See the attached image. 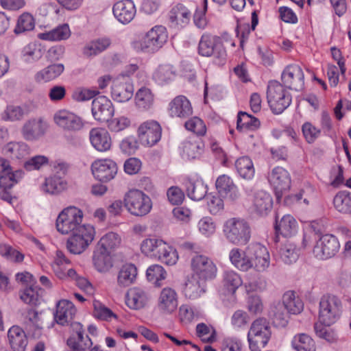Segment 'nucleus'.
Returning <instances> with one entry per match:
<instances>
[{
    "label": "nucleus",
    "mask_w": 351,
    "mask_h": 351,
    "mask_svg": "<svg viewBox=\"0 0 351 351\" xmlns=\"http://www.w3.org/2000/svg\"><path fill=\"white\" fill-rule=\"evenodd\" d=\"M112 12L120 23L127 24L134 19L136 8L132 0H121L114 3Z\"/></svg>",
    "instance_id": "a878e982"
},
{
    "label": "nucleus",
    "mask_w": 351,
    "mask_h": 351,
    "mask_svg": "<svg viewBox=\"0 0 351 351\" xmlns=\"http://www.w3.org/2000/svg\"><path fill=\"white\" fill-rule=\"evenodd\" d=\"M198 53L204 57H213L217 65L225 64L227 58L226 49L221 38L209 34H204L199 42Z\"/></svg>",
    "instance_id": "7ed1b4c3"
},
{
    "label": "nucleus",
    "mask_w": 351,
    "mask_h": 351,
    "mask_svg": "<svg viewBox=\"0 0 351 351\" xmlns=\"http://www.w3.org/2000/svg\"><path fill=\"white\" fill-rule=\"evenodd\" d=\"M134 86L130 80L124 76L117 78L112 86L111 95L117 102H125L133 96Z\"/></svg>",
    "instance_id": "4be33fe9"
},
{
    "label": "nucleus",
    "mask_w": 351,
    "mask_h": 351,
    "mask_svg": "<svg viewBox=\"0 0 351 351\" xmlns=\"http://www.w3.org/2000/svg\"><path fill=\"white\" fill-rule=\"evenodd\" d=\"M253 206L258 214L267 215L273 206L272 197L268 193L258 191L254 194Z\"/></svg>",
    "instance_id": "f704fd0d"
},
{
    "label": "nucleus",
    "mask_w": 351,
    "mask_h": 351,
    "mask_svg": "<svg viewBox=\"0 0 351 351\" xmlns=\"http://www.w3.org/2000/svg\"><path fill=\"white\" fill-rule=\"evenodd\" d=\"M71 36V31L67 24L59 25L52 30L40 33L38 37L43 40L60 41L66 40Z\"/></svg>",
    "instance_id": "ea45409f"
},
{
    "label": "nucleus",
    "mask_w": 351,
    "mask_h": 351,
    "mask_svg": "<svg viewBox=\"0 0 351 351\" xmlns=\"http://www.w3.org/2000/svg\"><path fill=\"white\" fill-rule=\"evenodd\" d=\"M207 192V185L202 180H189L186 183V195L193 201L202 200L205 197Z\"/></svg>",
    "instance_id": "58836bf2"
},
{
    "label": "nucleus",
    "mask_w": 351,
    "mask_h": 351,
    "mask_svg": "<svg viewBox=\"0 0 351 351\" xmlns=\"http://www.w3.org/2000/svg\"><path fill=\"white\" fill-rule=\"evenodd\" d=\"M176 76V70L170 64L160 65L153 73V79L160 85L172 81Z\"/></svg>",
    "instance_id": "de8ad7c7"
},
{
    "label": "nucleus",
    "mask_w": 351,
    "mask_h": 351,
    "mask_svg": "<svg viewBox=\"0 0 351 351\" xmlns=\"http://www.w3.org/2000/svg\"><path fill=\"white\" fill-rule=\"evenodd\" d=\"M149 295L147 291L141 287L130 289L126 293V304L134 310H140L147 304Z\"/></svg>",
    "instance_id": "c85d7f7f"
},
{
    "label": "nucleus",
    "mask_w": 351,
    "mask_h": 351,
    "mask_svg": "<svg viewBox=\"0 0 351 351\" xmlns=\"http://www.w3.org/2000/svg\"><path fill=\"white\" fill-rule=\"evenodd\" d=\"M204 144L200 139L187 141L183 143L182 156L186 159H195L202 153Z\"/></svg>",
    "instance_id": "49530a36"
},
{
    "label": "nucleus",
    "mask_w": 351,
    "mask_h": 351,
    "mask_svg": "<svg viewBox=\"0 0 351 351\" xmlns=\"http://www.w3.org/2000/svg\"><path fill=\"white\" fill-rule=\"evenodd\" d=\"M121 242V239L117 233L109 232L100 239L97 247L101 248L103 252L110 253L120 246Z\"/></svg>",
    "instance_id": "09e8293b"
},
{
    "label": "nucleus",
    "mask_w": 351,
    "mask_h": 351,
    "mask_svg": "<svg viewBox=\"0 0 351 351\" xmlns=\"http://www.w3.org/2000/svg\"><path fill=\"white\" fill-rule=\"evenodd\" d=\"M76 312V308L71 301L62 300L56 305L54 318L57 324L60 325H69L72 323Z\"/></svg>",
    "instance_id": "393cba45"
},
{
    "label": "nucleus",
    "mask_w": 351,
    "mask_h": 351,
    "mask_svg": "<svg viewBox=\"0 0 351 351\" xmlns=\"http://www.w3.org/2000/svg\"><path fill=\"white\" fill-rule=\"evenodd\" d=\"M4 151L12 158L20 159L29 154V147L23 142H10L6 145Z\"/></svg>",
    "instance_id": "5fc2aeb1"
},
{
    "label": "nucleus",
    "mask_w": 351,
    "mask_h": 351,
    "mask_svg": "<svg viewBox=\"0 0 351 351\" xmlns=\"http://www.w3.org/2000/svg\"><path fill=\"white\" fill-rule=\"evenodd\" d=\"M226 239L234 245H245L250 239L251 229L247 222L238 218L227 220L223 227Z\"/></svg>",
    "instance_id": "423d86ee"
},
{
    "label": "nucleus",
    "mask_w": 351,
    "mask_h": 351,
    "mask_svg": "<svg viewBox=\"0 0 351 351\" xmlns=\"http://www.w3.org/2000/svg\"><path fill=\"white\" fill-rule=\"evenodd\" d=\"M64 71L63 64H52L38 71L34 75V80L38 83L49 82L58 78Z\"/></svg>",
    "instance_id": "2f4dec72"
},
{
    "label": "nucleus",
    "mask_w": 351,
    "mask_h": 351,
    "mask_svg": "<svg viewBox=\"0 0 351 351\" xmlns=\"http://www.w3.org/2000/svg\"><path fill=\"white\" fill-rule=\"evenodd\" d=\"M92 146L98 152H106L111 149L112 141L109 132L104 128H93L89 132Z\"/></svg>",
    "instance_id": "b1692460"
},
{
    "label": "nucleus",
    "mask_w": 351,
    "mask_h": 351,
    "mask_svg": "<svg viewBox=\"0 0 351 351\" xmlns=\"http://www.w3.org/2000/svg\"><path fill=\"white\" fill-rule=\"evenodd\" d=\"M41 289L38 287H28L23 289L21 292L20 298L25 303L36 305L40 298Z\"/></svg>",
    "instance_id": "338daca9"
},
{
    "label": "nucleus",
    "mask_w": 351,
    "mask_h": 351,
    "mask_svg": "<svg viewBox=\"0 0 351 351\" xmlns=\"http://www.w3.org/2000/svg\"><path fill=\"white\" fill-rule=\"evenodd\" d=\"M154 95L152 90L147 87H141L135 95L136 106L142 110L149 109L154 104Z\"/></svg>",
    "instance_id": "a18cd8bd"
},
{
    "label": "nucleus",
    "mask_w": 351,
    "mask_h": 351,
    "mask_svg": "<svg viewBox=\"0 0 351 351\" xmlns=\"http://www.w3.org/2000/svg\"><path fill=\"white\" fill-rule=\"evenodd\" d=\"M178 306V294L171 287H165L161 289L157 297L156 308L163 315L173 313Z\"/></svg>",
    "instance_id": "4468645a"
},
{
    "label": "nucleus",
    "mask_w": 351,
    "mask_h": 351,
    "mask_svg": "<svg viewBox=\"0 0 351 351\" xmlns=\"http://www.w3.org/2000/svg\"><path fill=\"white\" fill-rule=\"evenodd\" d=\"M278 254L283 263L291 265L298 260L300 254V247L293 241L288 240L282 245Z\"/></svg>",
    "instance_id": "e433bc0d"
},
{
    "label": "nucleus",
    "mask_w": 351,
    "mask_h": 351,
    "mask_svg": "<svg viewBox=\"0 0 351 351\" xmlns=\"http://www.w3.org/2000/svg\"><path fill=\"white\" fill-rule=\"evenodd\" d=\"M21 177V171H16L13 172L10 168V171L0 176V187L4 189H10L19 182Z\"/></svg>",
    "instance_id": "e2e57ef3"
},
{
    "label": "nucleus",
    "mask_w": 351,
    "mask_h": 351,
    "mask_svg": "<svg viewBox=\"0 0 351 351\" xmlns=\"http://www.w3.org/2000/svg\"><path fill=\"white\" fill-rule=\"evenodd\" d=\"M147 280L154 283L156 286H161V281L167 277V272L160 265H152L149 266L146 271Z\"/></svg>",
    "instance_id": "bf43d9fd"
},
{
    "label": "nucleus",
    "mask_w": 351,
    "mask_h": 351,
    "mask_svg": "<svg viewBox=\"0 0 351 351\" xmlns=\"http://www.w3.org/2000/svg\"><path fill=\"white\" fill-rule=\"evenodd\" d=\"M53 121L60 129L67 132H77L84 127L80 117L66 110L57 111L53 115Z\"/></svg>",
    "instance_id": "ddd939ff"
},
{
    "label": "nucleus",
    "mask_w": 351,
    "mask_h": 351,
    "mask_svg": "<svg viewBox=\"0 0 351 351\" xmlns=\"http://www.w3.org/2000/svg\"><path fill=\"white\" fill-rule=\"evenodd\" d=\"M197 228L200 234L209 237L216 231V223L210 217H202L197 223Z\"/></svg>",
    "instance_id": "774afa93"
},
{
    "label": "nucleus",
    "mask_w": 351,
    "mask_h": 351,
    "mask_svg": "<svg viewBox=\"0 0 351 351\" xmlns=\"http://www.w3.org/2000/svg\"><path fill=\"white\" fill-rule=\"evenodd\" d=\"M54 173L45 180L43 190L49 194H58L64 191L67 187V182L64 176L67 167L64 163H59L54 166Z\"/></svg>",
    "instance_id": "dca6fc26"
},
{
    "label": "nucleus",
    "mask_w": 351,
    "mask_h": 351,
    "mask_svg": "<svg viewBox=\"0 0 351 351\" xmlns=\"http://www.w3.org/2000/svg\"><path fill=\"white\" fill-rule=\"evenodd\" d=\"M196 335L204 342L212 343L216 339V330L210 325L204 323L196 326Z\"/></svg>",
    "instance_id": "680f3d73"
},
{
    "label": "nucleus",
    "mask_w": 351,
    "mask_h": 351,
    "mask_svg": "<svg viewBox=\"0 0 351 351\" xmlns=\"http://www.w3.org/2000/svg\"><path fill=\"white\" fill-rule=\"evenodd\" d=\"M81 324L77 323L76 328L78 330L77 331V338H69L67 340V344L73 351H90L93 342L90 337L84 331L81 330Z\"/></svg>",
    "instance_id": "72a5a7b5"
},
{
    "label": "nucleus",
    "mask_w": 351,
    "mask_h": 351,
    "mask_svg": "<svg viewBox=\"0 0 351 351\" xmlns=\"http://www.w3.org/2000/svg\"><path fill=\"white\" fill-rule=\"evenodd\" d=\"M0 254L15 263H21L24 259L23 254L6 243H0Z\"/></svg>",
    "instance_id": "69168bd1"
},
{
    "label": "nucleus",
    "mask_w": 351,
    "mask_h": 351,
    "mask_svg": "<svg viewBox=\"0 0 351 351\" xmlns=\"http://www.w3.org/2000/svg\"><path fill=\"white\" fill-rule=\"evenodd\" d=\"M23 325L28 334L34 338L42 335L43 321L39 313L32 308L28 309L23 315Z\"/></svg>",
    "instance_id": "bb28decb"
},
{
    "label": "nucleus",
    "mask_w": 351,
    "mask_h": 351,
    "mask_svg": "<svg viewBox=\"0 0 351 351\" xmlns=\"http://www.w3.org/2000/svg\"><path fill=\"white\" fill-rule=\"evenodd\" d=\"M123 205L132 215L143 217L152 210V202L142 191L131 189L124 195Z\"/></svg>",
    "instance_id": "39448f33"
},
{
    "label": "nucleus",
    "mask_w": 351,
    "mask_h": 351,
    "mask_svg": "<svg viewBox=\"0 0 351 351\" xmlns=\"http://www.w3.org/2000/svg\"><path fill=\"white\" fill-rule=\"evenodd\" d=\"M82 211L75 206H69L63 209L58 215L56 226L57 230L62 234L74 232L78 228L83 226Z\"/></svg>",
    "instance_id": "6e6552de"
},
{
    "label": "nucleus",
    "mask_w": 351,
    "mask_h": 351,
    "mask_svg": "<svg viewBox=\"0 0 351 351\" xmlns=\"http://www.w3.org/2000/svg\"><path fill=\"white\" fill-rule=\"evenodd\" d=\"M243 280L240 275L233 270H226L223 274V286L231 293H234L236 290L242 285Z\"/></svg>",
    "instance_id": "6e6d98bb"
},
{
    "label": "nucleus",
    "mask_w": 351,
    "mask_h": 351,
    "mask_svg": "<svg viewBox=\"0 0 351 351\" xmlns=\"http://www.w3.org/2000/svg\"><path fill=\"white\" fill-rule=\"evenodd\" d=\"M70 261L65 257L64 253L58 250L51 264V267L55 274L60 278L64 279L66 277V266L70 264Z\"/></svg>",
    "instance_id": "4d7b16f0"
},
{
    "label": "nucleus",
    "mask_w": 351,
    "mask_h": 351,
    "mask_svg": "<svg viewBox=\"0 0 351 351\" xmlns=\"http://www.w3.org/2000/svg\"><path fill=\"white\" fill-rule=\"evenodd\" d=\"M206 292V282L191 276L185 284L184 295L190 300H195Z\"/></svg>",
    "instance_id": "c9c22d12"
},
{
    "label": "nucleus",
    "mask_w": 351,
    "mask_h": 351,
    "mask_svg": "<svg viewBox=\"0 0 351 351\" xmlns=\"http://www.w3.org/2000/svg\"><path fill=\"white\" fill-rule=\"evenodd\" d=\"M110 43V40L108 38L93 40L86 44L82 49V53L86 57L95 56L107 49Z\"/></svg>",
    "instance_id": "a19ab883"
},
{
    "label": "nucleus",
    "mask_w": 351,
    "mask_h": 351,
    "mask_svg": "<svg viewBox=\"0 0 351 351\" xmlns=\"http://www.w3.org/2000/svg\"><path fill=\"white\" fill-rule=\"evenodd\" d=\"M168 33L165 27L156 25L149 30L141 39L132 42V47L137 52L153 53L165 44Z\"/></svg>",
    "instance_id": "f03ea898"
},
{
    "label": "nucleus",
    "mask_w": 351,
    "mask_h": 351,
    "mask_svg": "<svg viewBox=\"0 0 351 351\" xmlns=\"http://www.w3.org/2000/svg\"><path fill=\"white\" fill-rule=\"evenodd\" d=\"M271 337V330L267 319L259 317L252 322L247 338L251 351H261L268 343Z\"/></svg>",
    "instance_id": "20e7f679"
},
{
    "label": "nucleus",
    "mask_w": 351,
    "mask_h": 351,
    "mask_svg": "<svg viewBox=\"0 0 351 351\" xmlns=\"http://www.w3.org/2000/svg\"><path fill=\"white\" fill-rule=\"evenodd\" d=\"M169 114L171 117L186 118L193 113L189 100L183 95L176 97L168 107Z\"/></svg>",
    "instance_id": "cd10ccee"
},
{
    "label": "nucleus",
    "mask_w": 351,
    "mask_h": 351,
    "mask_svg": "<svg viewBox=\"0 0 351 351\" xmlns=\"http://www.w3.org/2000/svg\"><path fill=\"white\" fill-rule=\"evenodd\" d=\"M275 229L285 237H291L298 231V223L293 216L284 215L279 221H276Z\"/></svg>",
    "instance_id": "4c0bfd02"
},
{
    "label": "nucleus",
    "mask_w": 351,
    "mask_h": 351,
    "mask_svg": "<svg viewBox=\"0 0 351 351\" xmlns=\"http://www.w3.org/2000/svg\"><path fill=\"white\" fill-rule=\"evenodd\" d=\"M333 205L341 213H351V193L346 191L338 192L333 198Z\"/></svg>",
    "instance_id": "8fccbe9b"
},
{
    "label": "nucleus",
    "mask_w": 351,
    "mask_h": 351,
    "mask_svg": "<svg viewBox=\"0 0 351 351\" xmlns=\"http://www.w3.org/2000/svg\"><path fill=\"white\" fill-rule=\"evenodd\" d=\"M316 191L311 185H306L298 193L295 194L294 198L300 204H304L307 206L311 203L315 198Z\"/></svg>",
    "instance_id": "0e129e2a"
},
{
    "label": "nucleus",
    "mask_w": 351,
    "mask_h": 351,
    "mask_svg": "<svg viewBox=\"0 0 351 351\" xmlns=\"http://www.w3.org/2000/svg\"><path fill=\"white\" fill-rule=\"evenodd\" d=\"M341 302L335 295H324L319 302V321L330 326L335 323L341 315Z\"/></svg>",
    "instance_id": "9d476101"
},
{
    "label": "nucleus",
    "mask_w": 351,
    "mask_h": 351,
    "mask_svg": "<svg viewBox=\"0 0 351 351\" xmlns=\"http://www.w3.org/2000/svg\"><path fill=\"white\" fill-rule=\"evenodd\" d=\"M92 173L94 177L103 182H106L114 178L117 173V165L110 159H99L92 164Z\"/></svg>",
    "instance_id": "6ab92c4d"
},
{
    "label": "nucleus",
    "mask_w": 351,
    "mask_h": 351,
    "mask_svg": "<svg viewBox=\"0 0 351 351\" xmlns=\"http://www.w3.org/2000/svg\"><path fill=\"white\" fill-rule=\"evenodd\" d=\"M138 275L137 267L132 263L121 266L117 274V285L121 287H127L135 282Z\"/></svg>",
    "instance_id": "473e14b6"
},
{
    "label": "nucleus",
    "mask_w": 351,
    "mask_h": 351,
    "mask_svg": "<svg viewBox=\"0 0 351 351\" xmlns=\"http://www.w3.org/2000/svg\"><path fill=\"white\" fill-rule=\"evenodd\" d=\"M192 276L206 282L214 279L217 273V267L214 262L204 255H196L191 261Z\"/></svg>",
    "instance_id": "9b49d317"
},
{
    "label": "nucleus",
    "mask_w": 351,
    "mask_h": 351,
    "mask_svg": "<svg viewBox=\"0 0 351 351\" xmlns=\"http://www.w3.org/2000/svg\"><path fill=\"white\" fill-rule=\"evenodd\" d=\"M340 243L338 239L332 234H325L319 237L314 245L313 253L320 260L333 257L339 250Z\"/></svg>",
    "instance_id": "f8f14e48"
},
{
    "label": "nucleus",
    "mask_w": 351,
    "mask_h": 351,
    "mask_svg": "<svg viewBox=\"0 0 351 351\" xmlns=\"http://www.w3.org/2000/svg\"><path fill=\"white\" fill-rule=\"evenodd\" d=\"M91 111L95 119L101 123L109 121L114 113L112 101L106 96H99L93 100Z\"/></svg>",
    "instance_id": "aec40b11"
},
{
    "label": "nucleus",
    "mask_w": 351,
    "mask_h": 351,
    "mask_svg": "<svg viewBox=\"0 0 351 351\" xmlns=\"http://www.w3.org/2000/svg\"><path fill=\"white\" fill-rule=\"evenodd\" d=\"M110 254L108 252H103L101 248L97 246L93 253V261L98 271L105 272L112 267Z\"/></svg>",
    "instance_id": "603ef678"
},
{
    "label": "nucleus",
    "mask_w": 351,
    "mask_h": 351,
    "mask_svg": "<svg viewBox=\"0 0 351 351\" xmlns=\"http://www.w3.org/2000/svg\"><path fill=\"white\" fill-rule=\"evenodd\" d=\"M285 308L291 314H298L303 309L302 300L295 295L293 291H287L282 296V302Z\"/></svg>",
    "instance_id": "3c124183"
},
{
    "label": "nucleus",
    "mask_w": 351,
    "mask_h": 351,
    "mask_svg": "<svg viewBox=\"0 0 351 351\" xmlns=\"http://www.w3.org/2000/svg\"><path fill=\"white\" fill-rule=\"evenodd\" d=\"M23 60L27 63L38 61L43 55L41 45L33 42L25 46L21 52Z\"/></svg>",
    "instance_id": "864d4df0"
},
{
    "label": "nucleus",
    "mask_w": 351,
    "mask_h": 351,
    "mask_svg": "<svg viewBox=\"0 0 351 351\" xmlns=\"http://www.w3.org/2000/svg\"><path fill=\"white\" fill-rule=\"evenodd\" d=\"M235 168L240 177L245 180H252L255 169L252 159L248 156H241L235 161Z\"/></svg>",
    "instance_id": "c03bdc74"
},
{
    "label": "nucleus",
    "mask_w": 351,
    "mask_h": 351,
    "mask_svg": "<svg viewBox=\"0 0 351 351\" xmlns=\"http://www.w3.org/2000/svg\"><path fill=\"white\" fill-rule=\"evenodd\" d=\"M34 27L35 22L32 15L24 12L19 17L14 32L16 34H20L32 30Z\"/></svg>",
    "instance_id": "052dcab7"
},
{
    "label": "nucleus",
    "mask_w": 351,
    "mask_h": 351,
    "mask_svg": "<svg viewBox=\"0 0 351 351\" xmlns=\"http://www.w3.org/2000/svg\"><path fill=\"white\" fill-rule=\"evenodd\" d=\"M267 99L268 104L275 114H280L291 104L290 93L283 85L277 81H270L267 86Z\"/></svg>",
    "instance_id": "0eeeda50"
},
{
    "label": "nucleus",
    "mask_w": 351,
    "mask_h": 351,
    "mask_svg": "<svg viewBox=\"0 0 351 351\" xmlns=\"http://www.w3.org/2000/svg\"><path fill=\"white\" fill-rule=\"evenodd\" d=\"M47 128V123L43 118H32L23 123L21 133L25 140L35 141L44 136Z\"/></svg>",
    "instance_id": "f3484780"
},
{
    "label": "nucleus",
    "mask_w": 351,
    "mask_h": 351,
    "mask_svg": "<svg viewBox=\"0 0 351 351\" xmlns=\"http://www.w3.org/2000/svg\"><path fill=\"white\" fill-rule=\"evenodd\" d=\"M95 235V228L90 224H84L72 232L67 239L66 248L73 254L83 252L92 243Z\"/></svg>",
    "instance_id": "1a4fd4ad"
},
{
    "label": "nucleus",
    "mask_w": 351,
    "mask_h": 351,
    "mask_svg": "<svg viewBox=\"0 0 351 351\" xmlns=\"http://www.w3.org/2000/svg\"><path fill=\"white\" fill-rule=\"evenodd\" d=\"M8 339L13 351H25L28 340L25 332L19 326H12L8 331Z\"/></svg>",
    "instance_id": "7c9ffc66"
},
{
    "label": "nucleus",
    "mask_w": 351,
    "mask_h": 351,
    "mask_svg": "<svg viewBox=\"0 0 351 351\" xmlns=\"http://www.w3.org/2000/svg\"><path fill=\"white\" fill-rule=\"evenodd\" d=\"M260 126V121L256 117L245 112H239L237 116V129L254 130Z\"/></svg>",
    "instance_id": "13d9d810"
},
{
    "label": "nucleus",
    "mask_w": 351,
    "mask_h": 351,
    "mask_svg": "<svg viewBox=\"0 0 351 351\" xmlns=\"http://www.w3.org/2000/svg\"><path fill=\"white\" fill-rule=\"evenodd\" d=\"M291 346L296 351H315V342L306 333H298L291 340Z\"/></svg>",
    "instance_id": "79ce46f5"
},
{
    "label": "nucleus",
    "mask_w": 351,
    "mask_h": 351,
    "mask_svg": "<svg viewBox=\"0 0 351 351\" xmlns=\"http://www.w3.org/2000/svg\"><path fill=\"white\" fill-rule=\"evenodd\" d=\"M283 84L289 89L302 90L304 86V75L302 69L297 64L287 66L282 73Z\"/></svg>",
    "instance_id": "a211bd4d"
},
{
    "label": "nucleus",
    "mask_w": 351,
    "mask_h": 351,
    "mask_svg": "<svg viewBox=\"0 0 351 351\" xmlns=\"http://www.w3.org/2000/svg\"><path fill=\"white\" fill-rule=\"evenodd\" d=\"M162 128L154 120H148L142 123L138 128V136L142 145L152 147L161 138Z\"/></svg>",
    "instance_id": "2eb2a0df"
},
{
    "label": "nucleus",
    "mask_w": 351,
    "mask_h": 351,
    "mask_svg": "<svg viewBox=\"0 0 351 351\" xmlns=\"http://www.w3.org/2000/svg\"><path fill=\"white\" fill-rule=\"evenodd\" d=\"M228 256L232 265L241 271L254 269L256 271L263 272L270 265L269 253L266 247L259 243H252L244 249L233 247Z\"/></svg>",
    "instance_id": "f257e3e1"
},
{
    "label": "nucleus",
    "mask_w": 351,
    "mask_h": 351,
    "mask_svg": "<svg viewBox=\"0 0 351 351\" xmlns=\"http://www.w3.org/2000/svg\"><path fill=\"white\" fill-rule=\"evenodd\" d=\"M190 11L181 3H178L173 6L169 12V20L171 27H184L190 21Z\"/></svg>",
    "instance_id": "c756f323"
},
{
    "label": "nucleus",
    "mask_w": 351,
    "mask_h": 351,
    "mask_svg": "<svg viewBox=\"0 0 351 351\" xmlns=\"http://www.w3.org/2000/svg\"><path fill=\"white\" fill-rule=\"evenodd\" d=\"M289 313L283 304L277 302L274 304L270 309L269 316L274 324L277 327H285L288 324Z\"/></svg>",
    "instance_id": "37998d69"
},
{
    "label": "nucleus",
    "mask_w": 351,
    "mask_h": 351,
    "mask_svg": "<svg viewBox=\"0 0 351 351\" xmlns=\"http://www.w3.org/2000/svg\"><path fill=\"white\" fill-rule=\"evenodd\" d=\"M215 186L219 195L226 199L233 202L239 197L237 186L228 175L219 176L216 180Z\"/></svg>",
    "instance_id": "5701e85b"
},
{
    "label": "nucleus",
    "mask_w": 351,
    "mask_h": 351,
    "mask_svg": "<svg viewBox=\"0 0 351 351\" xmlns=\"http://www.w3.org/2000/svg\"><path fill=\"white\" fill-rule=\"evenodd\" d=\"M270 184L274 187L276 195L279 198L283 192L288 191L291 186V176L283 167H274L268 177Z\"/></svg>",
    "instance_id": "412c9836"
}]
</instances>
